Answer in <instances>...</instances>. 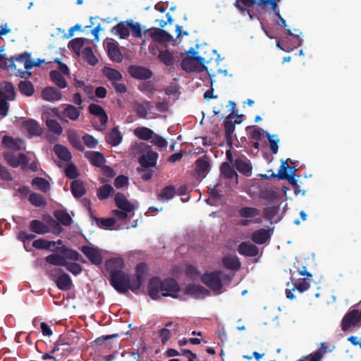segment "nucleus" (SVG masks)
Listing matches in <instances>:
<instances>
[{"mask_svg":"<svg viewBox=\"0 0 361 361\" xmlns=\"http://www.w3.org/2000/svg\"><path fill=\"white\" fill-rule=\"evenodd\" d=\"M108 56L115 62L120 63L123 60V56L117 44L108 42L106 44Z\"/></svg>","mask_w":361,"mask_h":361,"instance_id":"obj_27","label":"nucleus"},{"mask_svg":"<svg viewBox=\"0 0 361 361\" xmlns=\"http://www.w3.org/2000/svg\"><path fill=\"white\" fill-rule=\"evenodd\" d=\"M321 347L313 354L308 356L303 357L300 361H321L324 354L328 352H331L332 350L329 348L326 343H321Z\"/></svg>","mask_w":361,"mask_h":361,"instance_id":"obj_22","label":"nucleus"},{"mask_svg":"<svg viewBox=\"0 0 361 361\" xmlns=\"http://www.w3.org/2000/svg\"><path fill=\"white\" fill-rule=\"evenodd\" d=\"M221 174L227 179H232L235 178V183H238V174L231 164L228 162H224L221 164L220 167Z\"/></svg>","mask_w":361,"mask_h":361,"instance_id":"obj_38","label":"nucleus"},{"mask_svg":"<svg viewBox=\"0 0 361 361\" xmlns=\"http://www.w3.org/2000/svg\"><path fill=\"white\" fill-rule=\"evenodd\" d=\"M63 107V117H68L72 121H76L80 116V112L78 108L72 104H63L61 105Z\"/></svg>","mask_w":361,"mask_h":361,"instance_id":"obj_40","label":"nucleus"},{"mask_svg":"<svg viewBox=\"0 0 361 361\" xmlns=\"http://www.w3.org/2000/svg\"><path fill=\"white\" fill-rule=\"evenodd\" d=\"M123 260L121 258H111L106 261V267L109 273L111 286L121 294H126L129 290L137 293L145 279V264H138L135 269L136 273L132 275L123 271Z\"/></svg>","mask_w":361,"mask_h":361,"instance_id":"obj_1","label":"nucleus"},{"mask_svg":"<svg viewBox=\"0 0 361 361\" xmlns=\"http://www.w3.org/2000/svg\"><path fill=\"white\" fill-rule=\"evenodd\" d=\"M114 191V188L111 185L105 184L97 190V195L99 200H103L111 195Z\"/></svg>","mask_w":361,"mask_h":361,"instance_id":"obj_52","label":"nucleus"},{"mask_svg":"<svg viewBox=\"0 0 361 361\" xmlns=\"http://www.w3.org/2000/svg\"><path fill=\"white\" fill-rule=\"evenodd\" d=\"M95 222L100 228H109L114 226L116 220L113 217L110 218H97L95 217Z\"/></svg>","mask_w":361,"mask_h":361,"instance_id":"obj_60","label":"nucleus"},{"mask_svg":"<svg viewBox=\"0 0 361 361\" xmlns=\"http://www.w3.org/2000/svg\"><path fill=\"white\" fill-rule=\"evenodd\" d=\"M298 273L302 276H306V279H299L298 282L295 284L293 290L296 288L300 293H303L304 291L308 290L310 288V283L307 281V279L309 277H312V275L307 271L305 267H302L301 268L298 269Z\"/></svg>","mask_w":361,"mask_h":361,"instance_id":"obj_16","label":"nucleus"},{"mask_svg":"<svg viewBox=\"0 0 361 361\" xmlns=\"http://www.w3.org/2000/svg\"><path fill=\"white\" fill-rule=\"evenodd\" d=\"M221 271L204 273L202 276V282L214 291H219L223 287Z\"/></svg>","mask_w":361,"mask_h":361,"instance_id":"obj_4","label":"nucleus"},{"mask_svg":"<svg viewBox=\"0 0 361 361\" xmlns=\"http://www.w3.org/2000/svg\"><path fill=\"white\" fill-rule=\"evenodd\" d=\"M159 154L157 152L149 150L146 154L139 157V164L140 167L137 169L138 172H142L145 169L155 166L158 159Z\"/></svg>","mask_w":361,"mask_h":361,"instance_id":"obj_9","label":"nucleus"},{"mask_svg":"<svg viewBox=\"0 0 361 361\" xmlns=\"http://www.w3.org/2000/svg\"><path fill=\"white\" fill-rule=\"evenodd\" d=\"M82 56L90 65L94 66L98 62L90 47H86L82 49Z\"/></svg>","mask_w":361,"mask_h":361,"instance_id":"obj_53","label":"nucleus"},{"mask_svg":"<svg viewBox=\"0 0 361 361\" xmlns=\"http://www.w3.org/2000/svg\"><path fill=\"white\" fill-rule=\"evenodd\" d=\"M23 128L27 131L30 137L39 136L42 133V129L38 122L34 119H27L22 123Z\"/></svg>","mask_w":361,"mask_h":361,"instance_id":"obj_14","label":"nucleus"},{"mask_svg":"<svg viewBox=\"0 0 361 361\" xmlns=\"http://www.w3.org/2000/svg\"><path fill=\"white\" fill-rule=\"evenodd\" d=\"M238 214L242 218H254L260 214V210L250 207H243L238 211Z\"/></svg>","mask_w":361,"mask_h":361,"instance_id":"obj_50","label":"nucleus"},{"mask_svg":"<svg viewBox=\"0 0 361 361\" xmlns=\"http://www.w3.org/2000/svg\"><path fill=\"white\" fill-rule=\"evenodd\" d=\"M271 229L260 228L254 231L251 235V240L257 244L262 245L271 238Z\"/></svg>","mask_w":361,"mask_h":361,"instance_id":"obj_25","label":"nucleus"},{"mask_svg":"<svg viewBox=\"0 0 361 361\" xmlns=\"http://www.w3.org/2000/svg\"><path fill=\"white\" fill-rule=\"evenodd\" d=\"M209 166V161L206 156L200 157L195 161V171L200 176L205 177Z\"/></svg>","mask_w":361,"mask_h":361,"instance_id":"obj_32","label":"nucleus"},{"mask_svg":"<svg viewBox=\"0 0 361 361\" xmlns=\"http://www.w3.org/2000/svg\"><path fill=\"white\" fill-rule=\"evenodd\" d=\"M22 140L20 139H14L11 136L5 135L2 139V144L7 148L15 150H20Z\"/></svg>","mask_w":361,"mask_h":361,"instance_id":"obj_42","label":"nucleus"},{"mask_svg":"<svg viewBox=\"0 0 361 361\" xmlns=\"http://www.w3.org/2000/svg\"><path fill=\"white\" fill-rule=\"evenodd\" d=\"M16 92L11 82H5L0 90V98L2 99L13 101L16 99Z\"/></svg>","mask_w":361,"mask_h":361,"instance_id":"obj_24","label":"nucleus"},{"mask_svg":"<svg viewBox=\"0 0 361 361\" xmlns=\"http://www.w3.org/2000/svg\"><path fill=\"white\" fill-rule=\"evenodd\" d=\"M158 59L166 66H171L174 63L173 55L168 49L160 51L158 54Z\"/></svg>","mask_w":361,"mask_h":361,"instance_id":"obj_46","label":"nucleus"},{"mask_svg":"<svg viewBox=\"0 0 361 361\" xmlns=\"http://www.w3.org/2000/svg\"><path fill=\"white\" fill-rule=\"evenodd\" d=\"M279 208L278 206L267 207L263 210V216L265 219L271 221L278 214Z\"/></svg>","mask_w":361,"mask_h":361,"instance_id":"obj_62","label":"nucleus"},{"mask_svg":"<svg viewBox=\"0 0 361 361\" xmlns=\"http://www.w3.org/2000/svg\"><path fill=\"white\" fill-rule=\"evenodd\" d=\"M45 261L49 264L61 267H63L66 262L61 253H52L45 257Z\"/></svg>","mask_w":361,"mask_h":361,"instance_id":"obj_48","label":"nucleus"},{"mask_svg":"<svg viewBox=\"0 0 361 361\" xmlns=\"http://www.w3.org/2000/svg\"><path fill=\"white\" fill-rule=\"evenodd\" d=\"M122 139V135L117 127L114 128L105 137L106 142L114 147L118 145Z\"/></svg>","mask_w":361,"mask_h":361,"instance_id":"obj_34","label":"nucleus"},{"mask_svg":"<svg viewBox=\"0 0 361 361\" xmlns=\"http://www.w3.org/2000/svg\"><path fill=\"white\" fill-rule=\"evenodd\" d=\"M111 32L115 35H118L120 39H126L130 35L129 27L126 23V21H121L118 23L116 25L112 27Z\"/></svg>","mask_w":361,"mask_h":361,"instance_id":"obj_31","label":"nucleus"},{"mask_svg":"<svg viewBox=\"0 0 361 361\" xmlns=\"http://www.w3.org/2000/svg\"><path fill=\"white\" fill-rule=\"evenodd\" d=\"M126 23L128 25L129 30H132L133 36L135 37H142V29L141 25L139 23H134L133 20H127Z\"/></svg>","mask_w":361,"mask_h":361,"instance_id":"obj_58","label":"nucleus"},{"mask_svg":"<svg viewBox=\"0 0 361 361\" xmlns=\"http://www.w3.org/2000/svg\"><path fill=\"white\" fill-rule=\"evenodd\" d=\"M68 140L71 146L79 152H84L85 147L77 132L73 129H68L66 131Z\"/></svg>","mask_w":361,"mask_h":361,"instance_id":"obj_21","label":"nucleus"},{"mask_svg":"<svg viewBox=\"0 0 361 361\" xmlns=\"http://www.w3.org/2000/svg\"><path fill=\"white\" fill-rule=\"evenodd\" d=\"M61 73L59 71H51L49 72V78L59 88L63 89L67 87V82Z\"/></svg>","mask_w":361,"mask_h":361,"instance_id":"obj_36","label":"nucleus"},{"mask_svg":"<svg viewBox=\"0 0 361 361\" xmlns=\"http://www.w3.org/2000/svg\"><path fill=\"white\" fill-rule=\"evenodd\" d=\"M115 203L120 209L125 212H131L134 209V205L121 192L115 195Z\"/></svg>","mask_w":361,"mask_h":361,"instance_id":"obj_26","label":"nucleus"},{"mask_svg":"<svg viewBox=\"0 0 361 361\" xmlns=\"http://www.w3.org/2000/svg\"><path fill=\"white\" fill-rule=\"evenodd\" d=\"M187 54H188V57H190L193 61L199 62L202 65V69L205 70L210 77H214L217 73L221 72L220 69L215 71L212 68H209L208 66H206L205 63L207 62L209 63V61H207L206 59L202 56H197V52L195 51L192 48H191L188 51H187Z\"/></svg>","mask_w":361,"mask_h":361,"instance_id":"obj_12","label":"nucleus"},{"mask_svg":"<svg viewBox=\"0 0 361 361\" xmlns=\"http://www.w3.org/2000/svg\"><path fill=\"white\" fill-rule=\"evenodd\" d=\"M154 133L151 129L147 127H138L134 130V135L139 139L143 140H150Z\"/></svg>","mask_w":361,"mask_h":361,"instance_id":"obj_47","label":"nucleus"},{"mask_svg":"<svg viewBox=\"0 0 361 361\" xmlns=\"http://www.w3.org/2000/svg\"><path fill=\"white\" fill-rule=\"evenodd\" d=\"M255 5L258 6V0H236L234 4L242 15L248 14L250 19H253L255 15L249 8Z\"/></svg>","mask_w":361,"mask_h":361,"instance_id":"obj_11","label":"nucleus"},{"mask_svg":"<svg viewBox=\"0 0 361 361\" xmlns=\"http://www.w3.org/2000/svg\"><path fill=\"white\" fill-rule=\"evenodd\" d=\"M29 202L35 207H44L47 205L46 199L37 192H32L29 196Z\"/></svg>","mask_w":361,"mask_h":361,"instance_id":"obj_51","label":"nucleus"},{"mask_svg":"<svg viewBox=\"0 0 361 361\" xmlns=\"http://www.w3.org/2000/svg\"><path fill=\"white\" fill-rule=\"evenodd\" d=\"M88 110L91 114L99 117L102 126L106 124L108 116L101 106L96 104H91L88 106Z\"/></svg>","mask_w":361,"mask_h":361,"instance_id":"obj_23","label":"nucleus"},{"mask_svg":"<svg viewBox=\"0 0 361 361\" xmlns=\"http://www.w3.org/2000/svg\"><path fill=\"white\" fill-rule=\"evenodd\" d=\"M29 228L35 233L44 235L50 231L49 228L44 223L39 220H32L30 222Z\"/></svg>","mask_w":361,"mask_h":361,"instance_id":"obj_33","label":"nucleus"},{"mask_svg":"<svg viewBox=\"0 0 361 361\" xmlns=\"http://www.w3.org/2000/svg\"><path fill=\"white\" fill-rule=\"evenodd\" d=\"M147 290L149 296L152 300H157L161 297L178 298L180 288L177 281L173 278L161 280L160 278L155 276L149 281Z\"/></svg>","mask_w":361,"mask_h":361,"instance_id":"obj_2","label":"nucleus"},{"mask_svg":"<svg viewBox=\"0 0 361 361\" xmlns=\"http://www.w3.org/2000/svg\"><path fill=\"white\" fill-rule=\"evenodd\" d=\"M128 73L130 77L139 80H149L153 75V73L150 69L137 65L129 66Z\"/></svg>","mask_w":361,"mask_h":361,"instance_id":"obj_8","label":"nucleus"},{"mask_svg":"<svg viewBox=\"0 0 361 361\" xmlns=\"http://www.w3.org/2000/svg\"><path fill=\"white\" fill-rule=\"evenodd\" d=\"M235 169L242 174L247 177L252 175V166L246 157L237 158L234 161Z\"/></svg>","mask_w":361,"mask_h":361,"instance_id":"obj_13","label":"nucleus"},{"mask_svg":"<svg viewBox=\"0 0 361 361\" xmlns=\"http://www.w3.org/2000/svg\"><path fill=\"white\" fill-rule=\"evenodd\" d=\"M270 4L271 9L274 12V15L276 12H280L279 6L276 4V0H258V6L262 7L263 9H266L268 5Z\"/></svg>","mask_w":361,"mask_h":361,"instance_id":"obj_61","label":"nucleus"},{"mask_svg":"<svg viewBox=\"0 0 361 361\" xmlns=\"http://www.w3.org/2000/svg\"><path fill=\"white\" fill-rule=\"evenodd\" d=\"M231 116H230V115L226 116V121L224 123L226 145L229 147V148L233 147L232 135L235 130L236 125V120L233 121L231 120Z\"/></svg>","mask_w":361,"mask_h":361,"instance_id":"obj_15","label":"nucleus"},{"mask_svg":"<svg viewBox=\"0 0 361 361\" xmlns=\"http://www.w3.org/2000/svg\"><path fill=\"white\" fill-rule=\"evenodd\" d=\"M54 152L60 159L64 161H69L72 158V155L69 149L62 145H55L54 147Z\"/></svg>","mask_w":361,"mask_h":361,"instance_id":"obj_37","label":"nucleus"},{"mask_svg":"<svg viewBox=\"0 0 361 361\" xmlns=\"http://www.w3.org/2000/svg\"><path fill=\"white\" fill-rule=\"evenodd\" d=\"M32 246L38 250H51V247L52 246H54V243H51V240H47L45 239H37L35 240L32 243ZM54 250H51L53 251Z\"/></svg>","mask_w":361,"mask_h":361,"instance_id":"obj_54","label":"nucleus"},{"mask_svg":"<svg viewBox=\"0 0 361 361\" xmlns=\"http://www.w3.org/2000/svg\"><path fill=\"white\" fill-rule=\"evenodd\" d=\"M18 89L23 94L27 97L32 96L35 92L34 86L30 80L20 81L18 84Z\"/></svg>","mask_w":361,"mask_h":361,"instance_id":"obj_49","label":"nucleus"},{"mask_svg":"<svg viewBox=\"0 0 361 361\" xmlns=\"http://www.w3.org/2000/svg\"><path fill=\"white\" fill-rule=\"evenodd\" d=\"M222 264L225 268L232 271L240 269L241 263L235 255H227L222 259Z\"/></svg>","mask_w":361,"mask_h":361,"instance_id":"obj_28","label":"nucleus"},{"mask_svg":"<svg viewBox=\"0 0 361 361\" xmlns=\"http://www.w3.org/2000/svg\"><path fill=\"white\" fill-rule=\"evenodd\" d=\"M246 131L250 134V137L252 140L256 141H259L262 140V129L256 126H247L246 128Z\"/></svg>","mask_w":361,"mask_h":361,"instance_id":"obj_59","label":"nucleus"},{"mask_svg":"<svg viewBox=\"0 0 361 361\" xmlns=\"http://www.w3.org/2000/svg\"><path fill=\"white\" fill-rule=\"evenodd\" d=\"M54 251L60 252L63 257H64V260L71 259L85 262V261L82 259L81 255L76 250L71 248L65 246L58 247Z\"/></svg>","mask_w":361,"mask_h":361,"instance_id":"obj_17","label":"nucleus"},{"mask_svg":"<svg viewBox=\"0 0 361 361\" xmlns=\"http://www.w3.org/2000/svg\"><path fill=\"white\" fill-rule=\"evenodd\" d=\"M103 74L108 80L111 81V83L120 81L123 78L122 74L118 70L109 67L104 68Z\"/></svg>","mask_w":361,"mask_h":361,"instance_id":"obj_44","label":"nucleus"},{"mask_svg":"<svg viewBox=\"0 0 361 361\" xmlns=\"http://www.w3.org/2000/svg\"><path fill=\"white\" fill-rule=\"evenodd\" d=\"M54 216L61 224L68 226L72 224V218L65 210L57 209L54 212Z\"/></svg>","mask_w":361,"mask_h":361,"instance_id":"obj_39","label":"nucleus"},{"mask_svg":"<svg viewBox=\"0 0 361 361\" xmlns=\"http://www.w3.org/2000/svg\"><path fill=\"white\" fill-rule=\"evenodd\" d=\"M204 290L205 288L200 285L189 284L185 288V293L188 295L198 297L204 293Z\"/></svg>","mask_w":361,"mask_h":361,"instance_id":"obj_56","label":"nucleus"},{"mask_svg":"<svg viewBox=\"0 0 361 361\" xmlns=\"http://www.w3.org/2000/svg\"><path fill=\"white\" fill-rule=\"evenodd\" d=\"M53 281L61 290H69L73 286L71 277L66 273L61 274L56 279H53Z\"/></svg>","mask_w":361,"mask_h":361,"instance_id":"obj_30","label":"nucleus"},{"mask_svg":"<svg viewBox=\"0 0 361 361\" xmlns=\"http://www.w3.org/2000/svg\"><path fill=\"white\" fill-rule=\"evenodd\" d=\"M361 326V314L358 310L354 309L347 312L343 317L341 329L343 331H346L352 326Z\"/></svg>","mask_w":361,"mask_h":361,"instance_id":"obj_7","label":"nucleus"},{"mask_svg":"<svg viewBox=\"0 0 361 361\" xmlns=\"http://www.w3.org/2000/svg\"><path fill=\"white\" fill-rule=\"evenodd\" d=\"M4 157L6 163L11 167L16 168L20 166L23 171L27 170L29 160L25 154L20 153L17 156L11 152H6L4 153Z\"/></svg>","mask_w":361,"mask_h":361,"instance_id":"obj_5","label":"nucleus"},{"mask_svg":"<svg viewBox=\"0 0 361 361\" xmlns=\"http://www.w3.org/2000/svg\"><path fill=\"white\" fill-rule=\"evenodd\" d=\"M31 185L36 187L44 193H47L50 190V184L49 181L42 177L34 178L31 182Z\"/></svg>","mask_w":361,"mask_h":361,"instance_id":"obj_43","label":"nucleus"},{"mask_svg":"<svg viewBox=\"0 0 361 361\" xmlns=\"http://www.w3.org/2000/svg\"><path fill=\"white\" fill-rule=\"evenodd\" d=\"M290 159H288L287 160L283 161L280 167V169L279 170L278 174L276 175L273 172L271 173L272 177H277L279 180H287L288 183L295 188V193H298V181L295 178V174L294 172L292 173L291 175H288L287 173V171L290 169V167L288 165V161Z\"/></svg>","mask_w":361,"mask_h":361,"instance_id":"obj_6","label":"nucleus"},{"mask_svg":"<svg viewBox=\"0 0 361 361\" xmlns=\"http://www.w3.org/2000/svg\"><path fill=\"white\" fill-rule=\"evenodd\" d=\"M65 264L63 267L75 276L80 274L82 271V266L78 263L70 262L66 260Z\"/></svg>","mask_w":361,"mask_h":361,"instance_id":"obj_63","label":"nucleus"},{"mask_svg":"<svg viewBox=\"0 0 361 361\" xmlns=\"http://www.w3.org/2000/svg\"><path fill=\"white\" fill-rule=\"evenodd\" d=\"M42 97L46 101L55 102L61 99L62 94L54 87H47L42 90Z\"/></svg>","mask_w":361,"mask_h":361,"instance_id":"obj_20","label":"nucleus"},{"mask_svg":"<svg viewBox=\"0 0 361 361\" xmlns=\"http://www.w3.org/2000/svg\"><path fill=\"white\" fill-rule=\"evenodd\" d=\"M85 157L96 167H102L106 162L104 154L100 152L87 151L85 152Z\"/></svg>","mask_w":361,"mask_h":361,"instance_id":"obj_18","label":"nucleus"},{"mask_svg":"<svg viewBox=\"0 0 361 361\" xmlns=\"http://www.w3.org/2000/svg\"><path fill=\"white\" fill-rule=\"evenodd\" d=\"M238 252L241 255L255 257L259 253L258 247L250 242H243L238 247Z\"/></svg>","mask_w":361,"mask_h":361,"instance_id":"obj_19","label":"nucleus"},{"mask_svg":"<svg viewBox=\"0 0 361 361\" xmlns=\"http://www.w3.org/2000/svg\"><path fill=\"white\" fill-rule=\"evenodd\" d=\"M152 108V106L149 101H144L142 103L135 102L133 106L137 115L142 118H147L148 112Z\"/></svg>","mask_w":361,"mask_h":361,"instance_id":"obj_29","label":"nucleus"},{"mask_svg":"<svg viewBox=\"0 0 361 361\" xmlns=\"http://www.w3.org/2000/svg\"><path fill=\"white\" fill-rule=\"evenodd\" d=\"M176 195L175 186L170 185L164 187L157 195L159 200L168 201L171 200Z\"/></svg>","mask_w":361,"mask_h":361,"instance_id":"obj_45","label":"nucleus"},{"mask_svg":"<svg viewBox=\"0 0 361 361\" xmlns=\"http://www.w3.org/2000/svg\"><path fill=\"white\" fill-rule=\"evenodd\" d=\"M84 44L83 38H75L68 43L69 49H73L75 53H79Z\"/></svg>","mask_w":361,"mask_h":361,"instance_id":"obj_64","label":"nucleus"},{"mask_svg":"<svg viewBox=\"0 0 361 361\" xmlns=\"http://www.w3.org/2000/svg\"><path fill=\"white\" fill-rule=\"evenodd\" d=\"M12 59L13 63L18 65L17 68L15 69L16 71L15 75L22 78H28L31 75V73L27 71L30 70V68L26 66L27 63H25V61L27 62V59L30 61L31 54L25 51L18 55L12 56Z\"/></svg>","mask_w":361,"mask_h":361,"instance_id":"obj_3","label":"nucleus"},{"mask_svg":"<svg viewBox=\"0 0 361 361\" xmlns=\"http://www.w3.org/2000/svg\"><path fill=\"white\" fill-rule=\"evenodd\" d=\"M71 190L75 198L82 197L86 192L84 183L80 180H74L72 181L71 184Z\"/></svg>","mask_w":361,"mask_h":361,"instance_id":"obj_35","label":"nucleus"},{"mask_svg":"<svg viewBox=\"0 0 361 361\" xmlns=\"http://www.w3.org/2000/svg\"><path fill=\"white\" fill-rule=\"evenodd\" d=\"M154 40L159 42H169L173 41V37L166 30L157 28L152 34Z\"/></svg>","mask_w":361,"mask_h":361,"instance_id":"obj_41","label":"nucleus"},{"mask_svg":"<svg viewBox=\"0 0 361 361\" xmlns=\"http://www.w3.org/2000/svg\"><path fill=\"white\" fill-rule=\"evenodd\" d=\"M80 250L93 264L100 265L102 263V256L98 248L84 245Z\"/></svg>","mask_w":361,"mask_h":361,"instance_id":"obj_10","label":"nucleus"},{"mask_svg":"<svg viewBox=\"0 0 361 361\" xmlns=\"http://www.w3.org/2000/svg\"><path fill=\"white\" fill-rule=\"evenodd\" d=\"M46 125L51 132L57 135H60L63 132L62 126L54 119H47L46 121Z\"/></svg>","mask_w":361,"mask_h":361,"instance_id":"obj_55","label":"nucleus"},{"mask_svg":"<svg viewBox=\"0 0 361 361\" xmlns=\"http://www.w3.org/2000/svg\"><path fill=\"white\" fill-rule=\"evenodd\" d=\"M137 89L148 96L153 94L155 91L154 85L152 81L140 82L137 86Z\"/></svg>","mask_w":361,"mask_h":361,"instance_id":"obj_57","label":"nucleus"}]
</instances>
